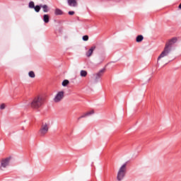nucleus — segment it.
I'll return each instance as SVG.
<instances>
[{
    "instance_id": "obj_1",
    "label": "nucleus",
    "mask_w": 181,
    "mask_h": 181,
    "mask_svg": "<svg viewBox=\"0 0 181 181\" xmlns=\"http://www.w3.org/2000/svg\"><path fill=\"white\" fill-rule=\"evenodd\" d=\"M49 129H50V122H42L38 131L40 136H46V134L49 132Z\"/></svg>"
},
{
    "instance_id": "obj_2",
    "label": "nucleus",
    "mask_w": 181,
    "mask_h": 181,
    "mask_svg": "<svg viewBox=\"0 0 181 181\" xmlns=\"http://www.w3.org/2000/svg\"><path fill=\"white\" fill-rule=\"evenodd\" d=\"M43 98L40 97L35 98L33 101L30 103V107L31 108H33L34 110H37L43 105Z\"/></svg>"
},
{
    "instance_id": "obj_3",
    "label": "nucleus",
    "mask_w": 181,
    "mask_h": 181,
    "mask_svg": "<svg viewBox=\"0 0 181 181\" xmlns=\"http://www.w3.org/2000/svg\"><path fill=\"white\" fill-rule=\"evenodd\" d=\"M125 175H127V163H124L119 169L117 175V180L118 181L124 180V177H125Z\"/></svg>"
},
{
    "instance_id": "obj_4",
    "label": "nucleus",
    "mask_w": 181,
    "mask_h": 181,
    "mask_svg": "<svg viewBox=\"0 0 181 181\" xmlns=\"http://www.w3.org/2000/svg\"><path fill=\"white\" fill-rule=\"evenodd\" d=\"M104 71H105V69H100L98 73L93 74L95 83H98V81L101 80V77H103Z\"/></svg>"
},
{
    "instance_id": "obj_5",
    "label": "nucleus",
    "mask_w": 181,
    "mask_h": 181,
    "mask_svg": "<svg viewBox=\"0 0 181 181\" xmlns=\"http://www.w3.org/2000/svg\"><path fill=\"white\" fill-rule=\"evenodd\" d=\"M170 53V48H169L168 45H165L164 50L161 52V54L158 57V61L160 60L162 58L165 57Z\"/></svg>"
},
{
    "instance_id": "obj_6",
    "label": "nucleus",
    "mask_w": 181,
    "mask_h": 181,
    "mask_svg": "<svg viewBox=\"0 0 181 181\" xmlns=\"http://www.w3.org/2000/svg\"><path fill=\"white\" fill-rule=\"evenodd\" d=\"M64 97V92L59 91L57 93L55 97L54 98V103H60L63 100Z\"/></svg>"
},
{
    "instance_id": "obj_7",
    "label": "nucleus",
    "mask_w": 181,
    "mask_h": 181,
    "mask_svg": "<svg viewBox=\"0 0 181 181\" xmlns=\"http://www.w3.org/2000/svg\"><path fill=\"white\" fill-rule=\"evenodd\" d=\"M11 159H12L11 157H7L3 160H1V169H2V168H6V166H9V163L11 162Z\"/></svg>"
},
{
    "instance_id": "obj_8",
    "label": "nucleus",
    "mask_w": 181,
    "mask_h": 181,
    "mask_svg": "<svg viewBox=\"0 0 181 181\" xmlns=\"http://www.w3.org/2000/svg\"><path fill=\"white\" fill-rule=\"evenodd\" d=\"M177 42V38L176 37H173L171 40L168 41V43L165 45V46H168V49H170V46L175 45Z\"/></svg>"
},
{
    "instance_id": "obj_9",
    "label": "nucleus",
    "mask_w": 181,
    "mask_h": 181,
    "mask_svg": "<svg viewBox=\"0 0 181 181\" xmlns=\"http://www.w3.org/2000/svg\"><path fill=\"white\" fill-rule=\"evenodd\" d=\"M94 50H95V46L91 47L88 52L86 53V57H91V55L94 52Z\"/></svg>"
},
{
    "instance_id": "obj_10",
    "label": "nucleus",
    "mask_w": 181,
    "mask_h": 181,
    "mask_svg": "<svg viewBox=\"0 0 181 181\" xmlns=\"http://www.w3.org/2000/svg\"><path fill=\"white\" fill-rule=\"evenodd\" d=\"M93 114H94V110L85 113L84 115H81V117H79L78 118V121H80V119H81V118H86V117H90V115H93Z\"/></svg>"
},
{
    "instance_id": "obj_11",
    "label": "nucleus",
    "mask_w": 181,
    "mask_h": 181,
    "mask_svg": "<svg viewBox=\"0 0 181 181\" xmlns=\"http://www.w3.org/2000/svg\"><path fill=\"white\" fill-rule=\"evenodd\" d=\"M69 6L76 7L77 6V1L76 0H67Z\"/></svg>"
},
{
    "instance_id": "obj_12",
    "label": "nucleus",
    "mask_w": 181,
    "mask_h": 181,
    "mask_svg": "<svg viewBox=\"0 0 181 181\" xmlns=\"http://www.w3.org/2000/svg\"><path fill=\"white\" fill-rule=\"evenodd\" d=\"M42 21L43 22H45V23H49V22H50V17L48 14H45L43 16Z\"/></svg>"
},
{
    "instance_id": "obj_13",
    "label": "nucleus",
    "mask_w": 181,
    "mask_h": 181,
    "mask_svg": "<svg viewBox=\"0 0 181 181\" xmlns=\"http://www.w3.org/2000/svg\"><path fill=\"white\" fill-rule=\"evenodd\" d=\"M142 40H144V35H139L136 37V42L137 43H141V42H142Z\"/></svg>"
},
{
    "instance_id": "obj_14",
    "label": "nucleus",
    "mask_w": 181,
    "mask_h": 181,
    "mask_svg": "<svg viewBox=\"0 0 181 181\" xmlns=\"http://www.w3.org/2000/svg\"><path fill=\"white\" fill-rule=\"evenodd\" d=\"M33 9H35L37 13L40 12V9H42V4L35 6Z\"/></svg>"
},
{
    "instance_id": "obj_15",
    "label": "nucleus",
    "mask_w": 181,
    "mask_h": 181,
    "mask_svg": "<svg viewBox=\"0 0 181 181\" xmlns=\"http://www.w3.org/2000/svg\"><path fill=\"white\" fill-rule=\"evenodd\" d=\"M54 13L57 16L59 15H63V11H62L60 8H56Z\"/></svg>"
},
{
    "instance_id": "obj_16",
    "label": "nucleus",
    "mask_w": 181,
    "mask_h": 181,
    "mask_svg": "<svg viewBox=\"0 0 181 181\" xmlns=\"http://www.w3.org/2000/svg\"><path fill=\"white\" fill-rule=\"evenodd\" d=\"M41 8H42L43 12H45V13L49 12V7L47 6V5H46V4L42 5L41 4Z\"/></svg>"
},
{
    "instance_id": "obj_17",
    "label": "nucleus",
    "mask_w": 181,
    "mask_h": 181,
    "mask_svg": "<svg viewBox=\"0 0 181 181\" xmlns=\"http://www.w3.org/2000/svg\"><path fill=\"white\" fill-rule=\"evenodd\" d=\"M69 83L70 82L69 81V80H67V79L64 80L62 82L63 87H66V86H69Z\"/></svg>"
},
{
    "instance_id": "obj_18",
    "label": "nucleus",
    "mask_w": 181,
    "mask_h": 181,
    "mask_svg": "<svg viewBox=\"0 0 181 181\" xmlns=\"http://www.w3.org/2000/svg\"><path fill=\"white\" fill-rule=\"evenodd\" d=\"M86 76H87V71L81 70V77H86Z\"/></svg>"
},
{
    "instance_id": "obj_19",
    "label": "nucleus",
    "mask_w": 181,
    "mask_h": 181,
    "mask_svg": "<svg viewBox=\"0 0 181 181\" xmlns=\"http://www.w3.org/2000/svg\"><path fill=\"white\" fill-rule=\"evenodd\" d=\"M35 2L33 1H30L28 4V7L30 8V9H33L35 8Z\"/></svg>"
},
{
    "instance_id": "obj_20",
    "label": "nucleus",
    "mask_w": 181,
    "mask_h": 181,
    "mask_svg": "<svg viewBox=\"0 0 181 181\" xmlns=\"http://www.w3.org/2000/svg\"><path fill=\"white\" fill-rule=\"evenodd\" d=\"M28 76L29 77H30L31 78H35V72H33V71H30L28 73Z\"/></svg>"
},
{
    "instance_id": "obj_21",
    "label": "nucleus",
    "mask_w": 181,
    "mask_h": 181,
    "mask_svg": "<svg viewBox=\"0 0 181 181\" xmlns=\"http://www.w3.org/2000/svg\"><path fill=\"white\" fill-rule=\"evenodd\" d=\"M82 39L84 42H87L88 40V35H83Z\"/></svg>"
},
{
    "instance_id": "obj_22",
    "label": "nucleus",
    "mask_w": 181,
    "mask_h": 181,
    "mask_svg": "<svg viewBox=\"0 0 181 181\" xmlns=\"http://www.w3.org/2000/svg\"><path fill=\"white\" fill-rule=\"evenodd\" d=\"M5 107H6V105H4V103L0 105V110H5Z\"/></svg>"
},
{
    "instance_id": "obj_23",
    "label": "nucleus",
    "mask_w": 181,
    "mask_h": 181,
    "mask_svg": "<svg viewBox=\"0 0 181 181\" xmlns=\"http://www.w3.org/2000/svg\"><path fill=\"white\" fill-rule=\"evenodd\" d=\"M68 13L69 15L72 16V15H74V11H69Z\"/></svg>"
},
{
    "instance_id": "obj_24",
    "label": "nucleus",
    "mask_w": 181,
    "mask_h": 181,
    "mask_svg": "<svg viewBox=\"0 0 181 181\" xmlns=\"http://www.w3.org/2000/svg\"><path fill=\"white\" fill-rule=\"evenodd\" d=\"M179 9H181V4L178 6Z\"/></svg>"
}]
</instances>
